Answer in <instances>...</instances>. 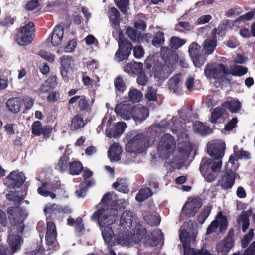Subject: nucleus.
Returning <instances> with one entry per match:
<instances>
[{
    "instance_id": "obj_33",
    "label": "nucleus",
    "mask_w": 255,
    "mask_h": 255,
    "mask_svg": "<svg viewBox=\"0 0 255 255\" xmlns=\"http://www.w3.org/2000/svg\"><path fill=\"white\" fill-rule=\"evenodd\" d=\"M217 45L216 36L212 35V39H206L203 43V50L205 51L204 53L207 56L212 54Z\"/></svg>"
},
{
    "instance_id": "obj_48",
    "label": "nucleus",
    "mask_w": 255,
    "mask_h": 255,
    "mask_svg": "<svg viewBox=\"0 0 255 255\" xmlns=\"http://www.w3.org/2000/svg\"><path fill=\"white\" fill-rule=\"evenodd\" d=\"M130 101L138 103L140 101L143 96L141 92L135 88L130 89L128 93Z\"/></svg>"
},
{
    "instance_id": "obj_56",
    "label": "nucleus",
    "mask_w": 255,
    "mask_h": 255,
    "mask_svg": "<svg viewBox=\"0 0 255 255\" xmlns=\"http://www.w3.org/2000/svg\"><path fill=\"white\" fill-rule=\"evenodd\" d=\"M129 2V0H117L116 5L122 12L126 13L128 11Z\"/></svg>"
},
{
    "instance_id": "obj_55",
    "label": "nucleus",
    "mask_w": 255,
    "mask_h": 255,
    "mask_svg": "<svg viewBox=\"0 0 255 255\" xmlns=\"http://www.w3.org/2000/svg\"><path fill=\"white\" fill-rule=\"evenodd\" d=\"M6 199L10 201H12L15 205L17 204L19 206L22 202V198L18 195L15 194L13 192H11L6 195Z\"/></svg>"
},
{
    "instance_id": "obj_50",
    "label": "nucleus",
    "mask_w": 255,
    "mask_h": 255,
    "mask_svg": "<svg viewBox=\"0 0 255 255\" xmlns=\"http://www.w3.org/2000/svg\"><path fill=\"white\" fill-rule=\"evenodd\" d=\"M211 211V208L209 206L205 207L199 214L197 221L200 224H203L209 216Z\"/></svg>"
},
{
    "instance_id": "obj_18",
    "label": "nucleus",
    "mask_w": 255,
    "mask_h": 255,
    "mask_svg": "<svg viewBox=\"0 0 255 255\" xmlns=\"http://www.w3.org/2000/svg\"><path fill=\"white\" fill-rule=\"evenodd\" d=\"M56 237L57 232L55 224L53 222H47L45 235L46 244L49 246L53 245L56 241Z\"/></svg>"
},
{
    "instance_id": "obj_3",
    "label": "nucleus",
    "mask_w": 255,
    "mask_h": 255,
    "mask_svg": "<svg viewBox=\"0 0 255 255\" xmlns=\"http://www.w3.org/2000/svg\"><path fill=\"white\" fill-rule=\"evenodd\" d=\"M122 203L121 200H112L109 203L110 207H107L106 209L102 208L99 209L93 214V217L98 218L102 216L104 220L108 219L107 222L110 223H108L109 224L115 223L118 217V210L122 208L121 205ZM123 208H125V207L123 206Z\"/></svg>"
},
{
    "instance_id": "obj_7",
    "label": "nucleus",
    "mask_w": 255,
    "mask_h": 255,
    "mask_svg": "<svg viewBox=\"0 0 255 255\" xmlns=\"http://www.w3.org/2000/svg\"><path fill=\"white\" fill-rule=\"evenodd\" d=\"M222 73L226 75V66L223 63L207 64L204 69V75L207 79H214L215 83L220 85L224 81V77L221 75Z\"/></svg>"
},
{
    "instance_id": "obj_57",
    "label": "nucleus",
    "mask_w": 255,
    "mask_h": 255,
    "mask_svg": "<svg viewBox=\"0 0 255 255\" xmlns=\"http://www.w3.org/2000/svg\"><path fill=\"white\" fill-rule=\"evenodd\" d=\"M240 218L242 223V230L243 232H245L250 225L248 215L246 213H244L241 214Z\"/></svg>"
},
{
    "instance_id": "obj_20",
    "label": "nucleus",
    "mask_w": 255,
    "mask_h": 255,
    "mask_svg": "<svg viewBox=\"0 0 255 255\" xmlns=\"http://www.w3.org/2000/svg\"><path fill=\"white\" fill-rule=\"evenodd\" d=\"M67 224L70 226H73L75 225V232L76 235L80 237L83 235L85 232V227L83 223L82 218L78 217L75 220L73 218L70 216L67 219Z\"/></svg>"
},
{
    "instance_id": "obj_22",
    "label": "nucleus",
    "mask_w": 255,
    "mask_h": 255,
    "mask_svg": "<svg viewBox=\"0 0 255 255\" xmlns=\"http://www.w3.org/2000/svg\"><path fill=\"white\" fill-rule=\"evenodd\" d=\"M161 55L164 60V64L172 66L175 62V55L172 49L168 47L161 48Z\"/></svg>"
},
{
    "instance_id": "obj_21",
    "label": "nucleus",
    "mask_w": 255,
    "mask_h": 255,
    "mask_svg": "<svg viewBox=\"0 0 255 255\" xmlns=\"http://www.w3.org/2000/svg\"><path fill=\"white\" fill-rule=\"evenodd\" d=\"M64 34V30L61 26H56L50 37L47 38L48 41H50L54 46H58L61 43Z\"/></svg>"
},
{
    "instance_id": "obj_13",
    "label": "nucleus",
    "mask_w": 255,
    "mask_h": 255,
    "mask_svg": "<svg viewBox=\"0 0 255 255\" xmlns=\"http://www.w3.org/2000/svg\"><path fill=\"white\" fill-rule=\"evenodd\" d=\"M32 133L35 136L42 135L44 138L50 137L53 130V127L50 125L42 126V123L39 121H34L32 125Z\"/></svg>"
},
{
    "instance_id": "obj_36",
    "label": "nucleus",
    "mask_w": 255,
    "mask_h": 255,
    "mask_svg": "<svg viewBox=\"0 0 255 255\" xmlns=\"http://www.w3.org/2000/svg\"><path fill=\"white\" fill-rule=\"evenodd\" d=\"M181 81V75L180 74H175L168 80L167 83L168 88L173 92H177L180 88Z\"/></svg>"
},
{
    "instance_id": "obj_23",
    "label": "nucleus",
    "mask_w": 255,
    "mask_h": 255,
    "mask_svg": "<svg viewBox=\"0 0 255 255\" xmlns=\"http://www.w3.org/2000/svg\"><path fill=\"white\" fill-rule=\"evenodd\" d=\"M123 68L125 72L136 75L142 72L143 64L141 62H130L126 64Z\"/></svg>"
},
{
    "instance_id": "obj_28",
    "label": "nucleus",
    "mask_w": 255,
    "mask_h": 255,
    "mask_svg": "<svg viewBox=\"0 0 255 255\" xmlns=\"http://www.w3.org/2000/svg\"><path fill=\"white\" fill-rule=\"evenodd\" d=\"M111 14L109 16V19L112 27L117 31H120V14L119 11L115 7L111 9Z\"/></svg>"
},
{
    "instance_id": "obj_29",
    "label": "nucleus",
    "mask_w": 255,
    "mask_h": 255,
    "mask_svg": "<svg viewBox=\"0 0 255 255\" xmlns=\"http://www.w3.org/2000/svg\"><path fill=\"white\" fill-rule=\"evenodd\" d=\"M126 34L133 43H142L141 31H138L133 27L128 26L126 29Z\"/></svg>"
},
{
    "instance_id": "obj_34",
    "label": "nucleus",
    "mask_w": 255,
    "mask_h": 255,
    "mask_svg": "<svg viewBox=\"0 0 255 255\" xmlns=\"http://www.w3.org/2000/svg\"><path fill=\"white\" fill-rule=\"evenodd\" d=\"M21 101L18 97H13L8 99L6 103V106L13 113H18L20 109Z\"/></svg>"
},
{
    "instance_id": "obj_1",
    "label": "nucleus",
    "mask_w": 255,
    "mask_h": 255,
    "mask_svg": "<svg viewBox=\"0 0 255 255\" xmlns=\"http://www.w3.org/2000/svg\"><path fill=\"white\" fill-rule=\"evenodd\" d=\"M126 139L128 141L125 149L130 153L141 154L146 151L150 146L148 136L131 131L127 133Z\"/></svg>"
},
{
    "instance_id": "obj_53",
    "label": "nucleus",
    "mask_w": 255,
    "mask_h": 255,
    "mask_svg": "<svg viewBox=\"0 0 255 255\" xmlns=\"http://www.w3.org/2000/svg\"><path fill=\"white\" fill-rule=\"evenodd\" d=\"M114 86L116 89L120 92H123L126 88V86L125 84L124 83L123 79L121 76H118L115 79Z\"/></svg>"
},
{
    "instance_id": "obj_8",
    "label": "nucleus",
    "mask_w": 255,
    "mask_h": 255,
    "mask_svg": "<svg viewBox=\"0 0 255 255\" xmlns=\"http://www.w3.org/2000/svg\"><path fill=\"white\" fill-rule=\"evenodd\" d=\"M91 219L92 220H98V224L101 227L102 237L104 241L106 242L108 247L109 248L110 247H111V244H114L112 241L115 236L112 227V225L114 223L109 224V223L107 222L108 219L104 220L102 216L98 218H93L92 215L91 216Z\"/></svg>"
},
{
    "instance_id": "obj_25",
    "label": "nucleus",
    "mask_w": 255,
    "mask_h": 255,
    "mask_svg": "<svg viewBox=\"0 0 255 255\" xmlns=\"http://www.w3.org/2000/svg\"><path fill=\"white\" fill-rule=\"evenodd\" d=\"M193 129L195 132L202 136H206L212 133L213 130L209 126L204 125L200 121H196L193 125Z\"/></svg>"
},
{
    "instance_id": "obj_58",
    "label": "nucleus",
    "mask_w": 255,
    "mask_h": 255,
    "mask_svg": "<svg viewBox=\"0 0 255 255\" xmlns=\"http://www.w3.org/2000/svg\"><path fill=\"white\" fill-rule=\"evenodd\" d=\"M254 235L253 229H250L246 235H245L242 240V245L243 248L247 246L248 244L252 240Z\"/></svg>"
},
{
    "instance_id": "obj_40",
    "label": "nucleus",
    "mask_w": 255,
    "mask_h": 255,
    "mask_svg": "<svg viewBox=\"0 0 255 255\" xmlns=\"http://www.w3.org/2000/svg\"><path fill=\"white\" fill-rule=\"evenodd\" d=\"M69 161V156L64 154L59 159L56 166V169L62 173L66 171L68 169Z\"/></svg>"
},
{
    "instance_id": "obj_61",
    "label": "nucleus",
    "mask_w": 255,
    "mask_h": 255,
    "mask_svg": "<svg viewBox=\"0 0 255 255\" xmlns=\"http://www.w3.org/2000/svg\"><path fill=\"white\" fill-rule=\"evenodd\" d=\"M137 75V83L140 85H146L148 82V78L145 74L144 71L143 70L142 72H141Z\"/></svg>"
},
{
    "instance_id": "obj_46",
    "label": "nucleus",
    "mask_w": 255,
    "mask_h": 255,
    "mask_svg": "<svg viewBox=\"0 0 255 255\" xmlns=\"http://www.w3.org/2000/svg\"><path fill=\"white\" fill-rule=\"evenodd\" d=\"M152 44L156 47H159L165 42L164 33L162 31H158L152 40Z\"/></svg>"
},
{
    "instance_id": "obj_45",
    "label": "nucleus",
    "mask_w": 255,
    "mask_h": 255,
    "mask_svg": "<svg viewBox=\"0 0 255 255\" xmlns=\"http://www.w3.org/2000/svg\"><path fill=\"white\" fill-rule=\"evenodd\" d=\"M85 125L83 119L80 115H76L73 117L71 121V128L77 130L80 128L83 127Z\"/></svg>"
},
{
    "instance_id": "obj_30",
    "label": "nucleus",
    "mask_w": 255,
    "mask_h": 255,
    "mask_svg": "<svg viewBox=\"0 0 255 255\" xmlns=\"http://www.w3.org/2000/svg\"><path fill=\"white\" fill-rule=\"evenodd\" d=\"M221 106L223 108H226L231 113H237L241 108V104L238 99H233L226 101L222 103Z\"/></svg>"
},
{
    "instance_id": "obj_11",
    "label": "nucleus",
    "mask_w": 255,
    "mask_h": 255,
    "mask_svg": "<svg viewBox=\"0 0 255 255\" xmlns=\"http://www.w3.org/2000/svg\"><path fill=\"white\" fill-rule=\"evenodd\" d=\"M26 180V177L22 172L18 170L11 172L6 177L4 184L9 189L20 187Z\"/></svg>"
},
{
    "instance_id": "obj_6",
    "label": "nucleus",
    "mask_w": 255,
    "mask_h": 255,
    "mask_svg": "<svg viewBox=\"0 0 255 255\" xmlns=\"http://www.w3.org/2000/svg\"><path fill=\"white\" fill-rule=\"evenodd\" d=\"M34 26L33 22H29L19 29L15 38L18 45L25 46L33 41L35 36Z\"/></svg>"
},
{
    "instance_id": "obj_16",
    "label": "nucleus",
    "mask_w": 255,
    "mask_h": 255,
    "mask_svg": "<svg viewBox=\"0 0 255 255\" xmlns=\"http://www.w3.org/2000/svg\"><path fill=\"white\" fill-rule=\"evenodd\" d=\"M115 112L117 115L123 119L128 120L131 118L132 112V106L129 104H120L116 106Z\"/></svg>"
},
{
    "instance_id": "obj_51",
    "label": "nucleus",
    "mask_w": 255,
    "mask_h": 255,
    "mask_svg": "<svg viewBox=\"0 0 255 255\" xmlns=\"http://www.w3.org/2000/svg\"><path fill=\"white\" fill-rule=\"evenodd\" d=\"M112 241L114 244H111V247L118 244H125L127 242L126 235L123 234H119L117 235V236L115 235Z\"/></svg>"
},
{
    "instance_id": "obj_9",
    "label": "nucleus",
    "mask_w": 255,
    "mask_h": 255,
    "mask_svg": "<svg viewBox=\"0 0 255 255\" xmlns=\"http://www.w3.org/2000/svg\"><path fill=\"white\" fill-rule=\"evenodd\" d=\"M188 52L194 65L200 68L206 60V56L203 49L197 42H192L189 47Z\"/></svg>"
},
{
    "instance_id": "obj_14",
    "label": "nucleus",
    "mask_w": 255,
    "mask_h": 255,
    "mask_svg": "<svg viewBox=\"0 0 255 255\" xmlns=\"http://www.w3.org/2000/svg\"><path fill=\"white\" fill-rule=\"evenodd\" d=\"M235 173L231 170H227L222 175L221 179L218 181L217 185L221 186L223 190L231 189L235 182Z\"/></svg>"
},
{
    "instance_id": "obj_54",
    "label": "nucleus",
    "mask_w": 255,
    "mask_h": 255,
    "mask_svg": "<svg viewBox=\"0 0 255 255\" xmlns=\"http://www.w3.org/2000/svg\"><path fill=\"white\" fill-rule=\"evenodd\" d=\"M217 217L220 220L219 229L221 232L225 231L227 228L228 222L226 216L223 215L221 212H219Z\"/></svg>"
},
{
    "instance_id": "obj_2",
    "label": "nucleus",
    "mask_w": 255,
    "mask_h": 255,
    "mask_svg": "<svg viewBox=\"0 0 255 255\" xmlns=\"http://www.w3.org/2000/svg\"><path fill=\"white\" fill-rule=\"evenodd\" d=\"M222 160L217 161L209 158H203L201 160L199 170L208 182H212L216 180L217 173L220 171Z\"/></svg>"
},
{
    "instance_id": "obj_64",
    "label": "nucleus",
    "mask_w": 255,
    "mask_h": 255,
    "mask_svg": "<svg viewBox=\"0 0 255 255\" xmlns=\"http://www.w3.org/2000/svg\"><path fill=\"white\" fill-rule=\"evenodd\" d=\"M238 122V119L236 117L233 118L225 125L224 129L226 131H230L235 128Z\"/></svg>"
},
{
    "instance_id": "obj_38",
    "label": "nucleus",
    "mask_w": 255,
    "mask_h": 255,
    "mask_svg": "<svg viewBox=\"0 0 255 255\" xmlns=\"http://www.w3.org/2000/svg\"><path fill=\"white\" fill-rule=\"evenodd\" d=\"M94 184V181H83L79 184V189L76 190L75 193L78 197H84L87 189Z\"/></svg>"
},
{
    "instance_id": "obj_4",
    "label": "nucleus",
    "mask_w": 255,
    "mask_h": 255,
    "mask_svg": "<svg viewBox=\"0 0 255 255\" xmlns=\"http://www.w3.org/2000/svg\"><path fill=\"white\" fill-rule=\"evenodd\" d=\"M176 147V141L170 134H163L157 146V152L160 157L167 159L173 154Z\"/></svg>"
},
{
    "instance_id": "obj_27",
    "label": "nucleus",
    "mask_w": 255,
    "mask_h": 255,
    "mask_svg": "<svg viewBox=\"0 0 255 255\" xmlns=\"http://www.w3.org/2000/svg\"><path fill=\"white\" fill-rule=\"evenodd\" d=\"M248 70L247 67L234 65L230 66V69L226 67V75L231 74L234 76L241 77L247 73Z\"/></svg>"
},
{
    "instance_id": "obj_24",
    "label": "nucleus",
    "mask_w": 255,
    "mask_h": 255,
    "mask_svg": "<svg viewBox=\"0 0 255 255\" xmlns=\"http://www.w3.org/2000/svg\"><path fill=\"white\" fill-rule=\"evenodd\" d=\"M133 219V213L131 211L126 210L124 212L120 218V224L124 228L128 230L132 226Z\"/></svg>"
},
{
    "instance_id": "obj_47",
    "label": "nucleus",
    "mask_w": 255,
    "mask_h": 255,
    "mask_svg": "<svg viewBox=\"0 0 255 255\" xmlns=\"http://www.w3.org/2000/svg\"><path fill=\"white\" fill-rule=\"evenodd\" d=\"M113 187L120 192L127 193L129 191L128 186L123 179H120V181H116L113 184Z\"/></svg>"
},
{
    "instance_id": "obj_39",
    "label": "nucleus",
    "mask_w": 255,
    "mask_h": 255,
    "mask_svg": "<svg viewBox=\"0 0 255 255\" xmlns=\"http://www.w3.org/2000/svg\"><path fill=\"white\" fill-rule=\"evenodd\" d=\"M226 113V110L223 107H216L211 113L210 121L212 124H216L217 120L219 119Z\"/></svg>"
},
{
    "instance_id": "obj_52",
    "label": "nucleus",
    "mask_w": 255,
    "mask_h": 255,
    "mask_svg": "<svg viewBox=\"0 0 255 255\" xmlns=\"http://www.w3.org/2000/svg\"><path fill=\"white\" fill-rule=\"evenodd\" d=\"M145 96L149 101H157V90L151 86L148 87Z\"/></svg>"
},
{
    "instance_id": "obj_59",
    "label": "nucleus",
    "mask_w": 255,
    "mask_h": 255,
    "mask_svg": "<svg viewBox=\"0 0 255 255\" xmlns=\"http://www.w3.org/2000/svg\"><path fill=\"white\" fill-rule=\"evenodd\" d=\"M228 24V21H226L225 22H223L220 24L218 28H214L212 31V34L214 36H216V34L219 35L222 33V31H224L226 30L227 25Z\"/></svg>"
},
{
    "instance_id": "obj_41",
    "label": "nucleus",
    "mask_w": 255,
    "mask_h": 255,
    "mask_svg": "<svg viewBox=\"0 0 255 255\" xmlns=\"http://www.w3.org/2000/svg\"><path fill=\"white\" fill-rule=\"evenodd\" d=\"M146 229L142 225H139L135 227L134 234V241L136 243L140 242L145 236Z\"/></svg>"
},
{
    "instance_id": "obj_60",
    "label": "nucleus",
    "mask_w": 255,
    "mask_h": 255,
    "mask_svg": "<svg viewBox=\"0 0 255 255\" xmlns=\"http://www.w3.org/2000/svg\"><path fill=\"white\" fill-rule=\"evenodd\" d=\"M179 238L183 245L184 246V244H186L187 242H189L190 240V233L185 229H183L180 233Z\"/></svg>"
},
{
    "instance_id": "obj_35",
    "label": "nucleus",
    "mask_w": 255,
    "mask_h": 255,
    "mask_svg": "<svg viewBox=\"0 0 255 255\" xmlns=\"http://www.w3.org/2000/svg\"><path fill=\"white\" fill-rule=\"evenodd\" d=\"M71 58L65 55L62 56L60 59V73L63 77L68 76L69 69L71 65Z\"/></svg>"
},
{
    "instance_id": "obj_12",
    "label": "nucleus",
    "mask_w": 255,
    "mask_h": 255,
    "mask_svg": "<svg viewBox=\"0 0 255 255\" xmlns=\"http://www.w3.org/2000/svg\"><path fill=\"white\" fill-rule=\"evenodd\" d=\"M225 149V143L222 141L208 143L207 144L208 154L217 161L221 160L224 155Z\"/></svg>"
},
{
    "instance_id": "obj_17",
    "label": "nucleus",
    "mask_w": 255,
    "mask_h": 255,
    "mask_svg": "<svg viewBox=\"0 0 255 255\" xmlns=\"http://www.w3.org/2000/svg\"><path fill=\"white\" fill-rule=\"evenodd\" d=\"M8 243L11 249V254L12 255L19 250L23 242L21 236L16 234H9L8 237Z\"/></svg>"
},
{
    "instance_id": "obj_10",
    "label": "nucleus",
    "mask_w": 255,
    "mask_h": 255,
    "mask_svg": "<svg viewBox=\"0 0 255 255\" xmlns=\"http://www.w3.org/2000/svg\"><path fill=\"white\" fill-rule=\"evenodd\" d=\"M172 68L173 66L157 62L152 69V75L156 81L163 82L170 75Z\"/></svg>"
},
{
    "instance_id": "obj_37",
    "label": "nucleus",
    "mask_w": 255,
    "mask_h": 255,
    "mask_svg": "<svg viewBox=\"0 0 255 255\" xmlns=\"http://www.w3.org/2000/svg\"><path fill=\"white\" fill-rule=\"evenodd\" d=\"M153 194V192L150 188L145 187L139 190L135 199L138 202H142L151 197Z\"/></svg>"
},
{
    "instance_id": "obj_62",
    "label": "nucleus",
    "mask_w": 255,
    "mask_h": 255,
    "mask_svg": "<svg viewBox=\"0 0 255 255\" xmlns=\"http://www.w3.org/2000/svg\"><path fill=\"white\" fill-rule=\"evenodd\" d=\"M39 55L43 59L50 63H53L55 60V56L46 51L41 50L39 51Z\"/></svg>"
},
{
    "instance_id": "obj_44",
    "label": "nucleus",
    "mask_w": 255,
    "mask_h": 255,
    "mask_svg": "<svg viewBox=\"0 0 255 255\" xmlns=\"http://www.w3.org/2000/svg\"><path fill=\"white\" fill-rule=\"evenodd\" d=\"M186 42V40L178 37L172 36L170 40L169 46L172 49L177 50L182 47Z\"/></svg>"
},
{
    "instance_id": "obj_31",
    "label": "nucleus",
    "mask_w": 255,
    "mask_h": 255,
    "mask_svg": "<svg viewBox=\"0 0 255 255\" xmlns=\"http://www.w3.org/2000/svg\"><path fill=\"white\" fill-rule=\"evenodd\" d=\"M122 152V148L117 143H113L108 151V156L111 160L119 161L120 159V154Z\"/></svg>"
},
{
    "instance_id": "obj_19",
    "label": "nucleus",
    "mask_w": 255,
    "mask_h": 255,
    "mask_svg": "<svg viewBox=\"0 0 255 255\" xmlns=\"http://www.w3.org/2000/svg\"><path fill=\"white\" fill-rule=\"evenodd\" d=\"M202 206L201 202L197 200H193L188 205V207L183 206L182 211L184 212L185 215L188 217H194L199 211V209Z\"/></svg>"
},
{
    "instance_id": "obj_42",
    "label": "nucleus",
    "mask_w": 255,
    "mask_h": 255,
    "mask_svg": "<svg viewBox=\"0 0 255 255\" xmlns=\"http://www.w3.org/2000/svg\"><path fill=\"white\" fill-rule=\"evenodd\" d=\"M69 172L72 175H79L83 170L82 163L80 161H73L69 163Z\"/></svg>"
},
{
    "instance_id": "obj_49",
    "label": "nucleus",
    "mask_w": 255,
    "mask_h": 255,
    "mask_svg": "<svg viewBox=\"0 0 255 255\" xmlns=\"http://www.w3.org/2000/svg\"><path fill=\"white\" fill-rule=\"evenodd\" d=\"M78 107L81 111L84 112L85 113L90 112L91 110L88 101L86 100L84 96H81L78 102Z\"/></svg>"
},
{
    "instance_id": "obj_32",
    "label": "nucleus",
    "mask_w": 255,
    "mask_h": 255,
    "mask_svg": "<svg viewBox=\"0 0 255 255\" xmlns=\"http://www.w3.org/2000/svg\"><path fill=\"white\" fill-rule=\"evenodd\" d=\"M234 240L224 238L217 245L216 249L218 252L228 253L234 246Z\"/></svg>"
},
{
    "instance_id": "obj_5",
    "label": "nucleus",
    "mask_w": 255,
    "mask_h": 255,
    "mask_svg": "<svg viewBox=\"0 0 255 255\" xmlns=\"http://www.w3.org/2000/svg\"><path fill=\"white\" fill-rule=\"evenodd\" d=\"M118 49L115 54V59L120 62L127 60L133 47L132 44L123 35L122 31L119 32Z\"/></svg>"
},
{
    "instance_id": "obj_15",
    "label": "nucleus",
    "mask_w": 255,
    "mask_h": 255,
    "mask_svg": "<svg viewBox=\"0 0 255 255\" xmlns=\"http://www.w3.org/2000/svg\"><path fill=\"white\" fill-rule=\"evenodd\" d=\"M149 110L146 107L140 104L132 106V112L131 118L136 122H141L149 116Z\"/></svg>"
},
{
    "instance_id": "obj_26",
    "label": "nucleus",
    "mask_w": 255,
    "mask_h": 255,
    "mask_svg": "<svg viewBox=\"0 0 255 255\" xmlns=\"http://www.w3.org/2000/svg\"><path fill=\"white\" fill-rule=\"evenodd\" d=\"M125 125V123H118L116 125L114 128L107 129L106 130L107 136L110 138L119 137L124 131Z\"/></svg>"
},
{
    "instance_id": "obj_63",
    "label": "nucleus",
    "mask_w": 255,
    "mask_h": 255,
    "mask_svg": "<svg viewBox=\"0 0 255 255\" xmlns=\"http://www.w3.org/2000/svg\"><path fill=\"white\" fill-rule=\"evenodd\" d=\"M144 240L146 243H149L150 245L155 246L159 243V240L154 236H152V233L147 235L145 236Z\"/></svg>"
},
{
    "instance_id": "obj_43",
    "label": "nucleus",
    "mask_w": 255,
    "mask_h": 255,
    "mask_svg": "<svg viewBox=\"0 0 255 255\" xmlns=\"http://www.w3.org/2000/svg\"><path fill=\"white\" fill-rule=\"evenodd\" d=\"M50 184L49 183L45 182L42 183V186L37 189V192L40 195L43 197H48L50 196L52 199H54L56 198V194L51 192V191H48L47 189V186H49Z\"/></svg>"
}]
</instances>
